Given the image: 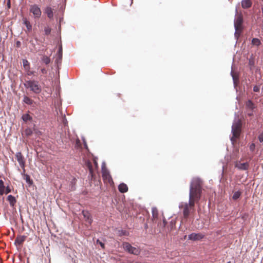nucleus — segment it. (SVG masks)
Here are the masks:
<instances>
[{"label": "nucleus", "instance_id": "obj_41", "mask_svg": "<svg viewBox=\"0 0 263 263\" xmlns=\"http://www.w3.org/2000/svg\"><path fill=\"white\" fill-rule=\"evenodd\" d=\"M7 6H8V7L9 8H10V0H9L8 3H7Z\"/></svg>", "mask_w": 263, "mask_h": 263}, {"label": "nucleus", "instance_id": "obj_45", "mask_svg": "<svg viewBox=\"0 0 263 263\" xmlns=\"http://www.w3.org/2000/svg\"><path fill=\"white\" fill-rule=\"evenodd\" d=\"M262 1H263V0H262Z\"/></svg>", "mask_w": 263, "mask_h": 263}, {"label": "nucleus", "instance_id": "obj_43", "mask_svg": "<svg viewBox=\"0 0 263 263\" xmlns=\"http://www.w3.org/2000/svg\"><path fill=\"white\" fill-rule=\"evenodd\" d=\"M248 115H249V116H251L252 115V114L249 113V114H248Z\"/></svg>", "mask_w": 263, "mask_h": 263}, {"label": "nucleus", "instance_id": "obj_26", "mask_svg": "<svg viewBox=\"0 0 263 263\" xmlns=\"http://www.w3.org/2000/svg\"><path fill=\"white\" fill-rule=\"evenodd\" d=\"M22 119L24 122H27L32 120V117L28 114L23 115Z\"/></svg>", "mask_w": 263, "mask_h": 263}, {"label": "nucleus", "instance_id": "obj_38", "mask_svg": "<svg viewBox=\"0 0 263 263\" xmlns=\"http://www.w3.org/2000/svg\"><path fill=\"white\" fill-rule=\"evenodd\" d=\"M255 148V144L254 143H252L250 146V149L252 152H253Z\"/></svg>", "mask_w": 263, "mask_h": 263}, {"label": "nucleus", "instance_id": "obj_23", "mask_svg": "<svg viewBox=\"0 0 263 263\" xmlns=\"http://www.w3.org/2000/svg\"><path fill=\"white\" fill-rule=\"evenodd\" d=\"M23 64L25 70L30 69V63L26 59L23 60Z\"/></svg>", "mask_w": 263, "mask_h": 263}, {"label": "nucleus", "instance_id": "obj_44", "mask_svg": "<svg viewBox=\"0 0 263 263\" xmlns=\"http://www.w3.org/2000/svg\"><path fill=\"white\" fill-rule=\"evenodd\" d=\"M228 263H231V262H230V261H229V262H228Z\"/></svg>", "mask_w": 263, "mask_h": 263}, {"label": "nucleus", "instance_id": "obj_1", "mask_svg": "<svg viewBox=\"0 0 263 263\" xmlns=\"http://www.w3.org/2000/svg\"><path fill=\"white\" fill-rule=\"evenodd\" d=\"M202 181L199 178L193 179L190 188L189 202H181L179 208L182 210L184 218L187 219L195 211V204L199 202L202 192Z\"/></svg>", "mask_w": 263, "mask_h": 263}, {"label": "nucleus", "instance_id": "obj_29", "mask_svg": "<svg viewBox=\"0 0 263 263\" xmlns=\"http://www.w3.org/2000/svg\"><path fill=\"white\" fill-rule=\"evenodd\" d=\"M51 31V29L49 26H46L44 28V32L46 35H49Z\"/></svg>", "mask_w": 263, "mask_h": 263}, {"label": "nucleus", "instance_id": "obj_24", "mask_svg": "<svg viewBox=\"0 0 263 263\" xmlns=\"http://www.w3.org/2000/svg\"><path fill=\"white\" fill-rule=\"evenodd\" d=\"M5 186L4 181L0 180V195H3L5 193Z\"/></svg>", "mask_w": 263, "mask_h": 263}, {"label": "nucleus", "instance_id": "obj_13", "mask_svg": "<svg viewBox=\"0 0 263 263\" xmlns=\"http://www.w3.org/2000/svg\"><path fill=\"white\" fill-rule=\"evenodd\" d=\"M82 214L85 219V220L87 221L89 224H91L92 220L90 213L88 211L83 210L82 211Z\"/></svg>", "mask_w": 263, "mask_h": 263}, {"label": "nucleus", "instance_id": "obj_4", "mask_svg": "<svg viewBox=\"0 0 263 263\" xmlns=\"http://www.w3.org/2000/svg\"><path fill=\"white\" fill-rule=\"evenodd\" d=\"M123 248L126 251L128 252L129 253L135 255H139L141 252L140 249L139 248L133 247L128 242H124L123 243Z\"/></svg>", "mask_w": 263, "mask_h": 263}, {"label": "nucleus", "instance_id": "obj_33", "mask_svg": "<svg viewBox=\"0 0 263 263\" xmlns=\"http://www.w3.org/2000/svg\"><path fill=\"white\" fill-rule=\"evenodd\" d=\"M25 71L26 72L28 76H30L34 74V71H31L30 69H28V70H25Z\"/></svg>", "mask_w": 263, "mask_h": 263}, {"label": "nucleus", "instance_id": "obj_8", "mask_svg": "<svg viewBox=\"0 0 263 263\" xmlns=\"http://www.w3.org/2000/svg\"><path fill=\"white\" fill-rule=\"evenodd\" d=\"M102 178L105 183H107L110 184L113 183V180L111 178L109 172L106 169L102 170Z\"/></svg>", "mask_w": 263, "mask_h": 263}, {"label": "nucleus", "instance_id": "obj_20", "mask_svg": "<svg viewBox=\"0 0 263 263\" xmlns=\"http://www.w3.org/2000/svg\"><path fill=\"white\" fill-rule=\"evenodd\" d=\"M26 237L25 236H21L17 237L15 240V243L18 245H21L25 240Z\"/></svg>", "mask_w": 263, "mask_h": 263}, {"label": "nucleus", "instance_id": "obj_5", "mask_svg": "<svg viewBox=\"0 0 263 263\" xmlns=\"http://www.w3.org/2000/svg\"><path fill=\"white\" fill-rule=\"evenodd\" d=\"M93 162L94 164V167L92 165L91 161L88 160L85 162V165L89 170V174L91 177V179H93L95 176V171L96 169L98 168V163L96 159H93Z\"/></svg>", "mask_w": 263, "mask_h": 263}, {"label": "nucleus", "instance_id": "obj_19", "mask_svg": "<svg viewBox=\"0 0 263 263\" xmlns=\"http://www.w3.org/2000/svg\"><path fill=\"white\" fill-rule=\"evenodd\" d=\"M58 55V58L56 60V62L58 63L59 62L61 63L62 59V46H61L57 53Z\"/></svg>", "mask_w": 263, "mask_h": 263}, {"label": "nucleus", "instance_id": "obj_10", "mask_svg": "<svg viewBox=\"0 0 263 263\" xmlns=\"http://www.w3.org/2000/svg\"><path fill=\"white\" fill-rule=\"evenodd\" d=\"M235 167L240 170L246 171L248 170L249 164L248 162L241 163L240 161H236L235 163Z\"/></svg>", "mask_w": 263, "mask_h": 263}, {"label": "nucleus", "instance_id": "obj_2", "mask_svg": "<svg viewBox=\"0 0 263 263\" xmlns=\"http://www.w3.org/2000/svg\"><path fill=\"white\" fill-rule=\"evenodd\" d=\"M24 86L27 89L35 94H39L42 91V87L39 82L34 80L26 81Z\"/></svg>", "mask_w": 263, "mask_h": 263}, {"label": "nucleus", "instance_id": "obj_22", "mask_svg": "<svg viewBox=\"0 0 263 263\" xmlns=\"http://www.w3.org/2000/svg\"><path fill=\"white\" fill-rule=\"evenodd\" d=\"M41 60L46 65H48V64H49L51 61L50 58L49 57H48L47 55H45L42 56V57L41 58Z\"/></svg>", "mask_w": 263, "mask_h": 263}, {"label": "nucleus", "instance_id": "obj_14", "mask_svg": "<svg viewBox=\"0 0 263 263\" xmlns=\"http://www.w3.org/2000/svg\"><path fill=\"white\" fill-rule=\"evenodd\" d=\"M241 5L243 9L250 8L252 5V2L251 0H242L241 2Z\"/></svg>", "mask_w": 263, "mask_h": 263}, {"label": "nucleus", "instance_id": "obj_12", "mask_svg": "<svg viewBox=\"0 0 263 263\" xmlns=\"http://www.w3.org/2000/svg\"><path fill=\"white\" fill-rule=\"evenodd\" d=\"M152 220L154 222L156 223L159 219V212L158 209L154 207L152 209Z\"/></svg>", "mask_w": 263, "mask_h": 263}, {"label": "nucleus", "instance_id": "obj_16", "mask_svg": "<svg viewBox=\"0 0 263 263\" xmlns=\"http://www.w3.org/2000/svg\"><path fill=\"white\" fill-rule=\"evenodd\" d=\"M45 11L46 14H47V16L49 18H53V12L52 9L51 7H47L45 8Z\"/></svg>", "mask_w": 263, "mask_h": 263}, {"label": "nucleus", "instance_id": "obj_27", "mask_svg": "<svg viewBox=\"0 0 263 263\" xmlns=\"http://www.w3.org/2000/svg\"><path fill=\"white\" fill-rule=\"evenodd\" d=\"M261 44L260 41L257 38H253L252 40V44L259 46Z\"/></svg>", "mask_w": 263, "mask_h": 263}, {"label": "nucleus", "instance_id": "obj_21", "mask_svg": "<svg viewBox=\"0 0 263 263\" xmlns=\"http://www.w3.org/2000/svg\"><path fill=\"white\" fill-rule=\"evenodd\" d=\"M246 106L247 108H249L252 110L255 108L254 103L251 100H250L246 102Z\"/></svg>", "mask_w": 263, "mask_h": 263}, {"label": "nucleus", "instance_id": "obj_32", "mask_svg": "<svg viewBox=\"0 0 263 263\" xmlns=\"http://www.w3.org/2000/svg\"><path fill=\"white\" fill-rule=\"evenodd\" d=\"M25 133L27 136H30L32 134V132L31 129L27 128L25 130Z\"/></svg>", "mask_w": 263, "mask_h": 263}, {"label": "nucleus", "instance_id": "obj_39", "mask_svg": "<svg viewBox=\"0 0 263 263\" xmlns=\"http://www.w3.org/2000/svg\"><path fill=\"white\" fill-rule=\"evenodd\" d=\"M258 140L260 142H263V133H261L258 136Z\"/></svg>", "mask_w": 263, "mask_h": 263}, {"label": "nucleus", "instance_id": "obj_3", "mask_svg": "<svg viewBox=\"0 0 263 263\" xmlns=\"http://www.w3.org/2000/svg\"><path fill=\"white\" fill-rule=\"evenodd\" d=\"M241 122L240 120H238L234 123L232 126V132L233 136L231 138V141L232 142L236 141V139L239 137L241 133Z\"/></svg>", "mask_w": 263, "mask_h": 263}, {"label": "nucleus", "instance_id": "obj_35", "mask_svg": "<svg viewBox=\"0 0 263 263\" xmlns=\"http://www.w3.org/2000/svg\"><path fill=\"white\" fill-rule=\"evenodd\" d=\"M260 90V87L259 86L255 85L253 87V91L254 92H259Z\"/></svg>", "mask_w": 263, "mask_h": 263}, {"label": "nucleus", "instance_id": "obj_25", "mask_svg": "<svg viewBox=\"0 0 263 263\" xmlns=\"http://www.w3.org/2000/svg\"><path fill=\"white\" fill-rule=\"evenodd\" d=\"M24 103L28 105H31L33 103V101L27 96H24L23 99Z\"/></svg>", "mask_w": 263, "mask_h": 263}, {"label": "nucleus", "instance_id": "obj_40", "mask_svg": "<svg viewBox=\"0 0 263 263\" xmlns=\"http://www.w3.org/2000/svg\"><path fill=\"white\" fill-rule=\"evenodd\" d=\"M41 71L43 74H46L48 72L47 70L45 68H42Z\"/></svg>", "mask_w": 263, "mask_h": 263}, {"label": "nucleus", "instance_id": "obj_9", "mask_svg": "<svg viewBox=\"0 0 263 263\" xmlns=\"http://www.w3.org/2000/svg\"><path fill=\"white\" fill-rule=\"evenodd\" d=\"M15 157L20 166L23 168V172L25 173V160L24 156L21 152H18L15 154Z\"/></svg>", "mask_w": 263, "mask_h": 263}, {"label": "nucleus", "instance_id": "obj_7", "mask_svg": "<svg viewBox=\"0 0 263 263\" xmlns=\"http://www.w3.org/2000/svg\"><path fill=\"white\" fill-rule=\"evenodd\" d=\"M30 12L33 14L34 18H39L41 17L42 12L40 8L36 4L30 6Z\"/></svg>", "mask_w": 263, "mask_h": 263}, {"label": "nucleus", "instance_id": "obj_31", "mask_svg": "<svg viewBox=\"0 0 263 263\" xmlns=\"http://www.w3.org/2000/svg\"><path fill=\"white\" fill-rule=\"evenodd\" d=\"M166 223H167V222H166V219L164 218H163V222L158 223V225L162 228H164L165 227Z\"/></svg>", "mask_w": 263, "mask_h": 263}, {"label": "nucleus", "instance_id": "obj_15", "mask_svg": "<svg viewBox=\"0 0 263 263\" xmlns=\"http://www.w3.org/2000/svg\"><path fill=\"white\" fill-rule=\"evenodd\" d=\"M118 189L121 193H124L128 191V186L126 184L122 183L119 184Z\"/></svg>", "mask_w": 263, "mask_h": 263}, {"label": "nucleus", "instance_id": "obj_37", "mask_svg": "<svg viewBox=\"0 0 263 263\" xmlns=\"http://www.w3.org/2000/svg\"><path fill=\"white\" fill-rule=\"evenodd\" d=\"M10 192H11V189L9 187V186H8L6 187H5V193L4 194H8V193H9Z\"/></svg>", "mask_w": 263, "mask_h": 263}, {"label": "nucleus", "instance_id": "obj_18", "mask_svg": "<svg viewBox=\"0 0 263 263\" xmlns=\"http://www.w3.org/2000/svg\"><path fill=\"white\" fill-rule=\"evenodd\" d=\"M24 24L26 26L27 31L29 32L32 30V25H31L29 21H28L26 18L23 19Z\"/></svg>", "mask_w": 263, "mask_h": 263}, {"label": "nucleus", "instance_id": "obj_36", "mask_svg": "<svg viewBox=\"0 0 263 263\" xmlns=\"http://www.w3.org/2000/svg\"><path fill=\"white\" fill-rule=\"evenodd\" d=\"M96 242H97V243L99 244L101 246V247H102V249H104L105 248L104 244L102 242L100 241L99 239L97 240Z\"/></svg>", "mask_w": 263, "mask_h": 263}, {"label": "nucleus", "instance_id": "obj_17", "mask_svg": "<svg viewBox=\"0 0 263 263\" xmlns=\"http://www.w3.org/2000/svg\"><path fill=\"white\" fill-rule=\"evenodd\" d=\"M7 200L9 202L11 206H13L16 203V199L14 196L10 195L7 197Z\"/></svg>", "mask_w": 263, "mask_h": 263}, {"label": "nucleus", "instance_id": "obj_30", "mask_svg": "<svg viewBox=\"0 0 263 263\" xmlns=\"http://www.w3.org/2000/svg\"><path fill=\"white\" fill-rule=\"evenodd\" d=\"M25 179L26 180V181L28 183H32V181L30 179V177L29 175L26 174L25 175Z\"/></svg>", "mask_w": 263, "mask_h": 263}, {"label": "nucleus", "instance_id": "obj_34", "mask_svg": "<svg viewBox=\"0 0 263 263\" xmlns=\"http://www.w3.org/2000/svg\"><path fill=\"white\" fill-rule=\"evenodd\" d=\"M254 61L253 59H250L249 61V65L253 67L254 66Z\"/></svg>", "mask_w": 263, "mask_h": 263}, {"label": "nucleus", "instance_id": "obj_11", "mask_svg": "<svg viewBox=\"0 0 263 263\" xmlns=\"http://www.w3.org/2000/svg\"><path fill=\"white\" fill-rule=\"evenodd\" d=\"M189 239L192 240H198L202 239L204 235L201 233H193L189 235Z\"/></svg>", "mask_w": 263, "mask_h": 263}, {"label": "nucleus", "instance_id": "obj_6", "mask_svg": "<svg viewBox=\"0 0 263 263\" xmlns=\"http://www.w3.org/2000/svg\"><path fill=\"white\" fill-rule=\"evenodd\" d=\"M242 23H243L242 15L241 14H239V15H237L235 21H234V26H235V30L236 31V33H240L241 32L242 29Z\"/></svg>", "mask_w": 263, "mask_h": 263}, {"label": "nucleus", "instance_id": "obj_28", "mask_svg": "<svg viewBox=\"0 0 263 263\" xmlns=\"http://www.w3.org/2000/svg\"><path fill=\"white\" fill-rule=\"evenodd\" d=\"M241 194V193L239 191H237V192H234L233 195V196H232L233 199L237 200V199H238L240 197Z\"/></svg>", "mask_w": 263, "mask_h": 263}, {"label": "nucleus", "instance_id": "obj_42", "mask_svg": "<svg viewBox=\"0 0 263 263\" xmlns=\"http://www.w3.org/2000/svg\"><path fill=\"white\" fill-rule=\"evenodd\" d=\"M21 45V42L20 41H17L16 42V45H17V47H19Z\"/></svg>", "mask_w": 263, "mask_h": 263}]
</instances>
